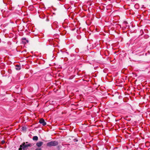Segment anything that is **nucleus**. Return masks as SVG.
<instances>
[{"instance_id":"1","label":"nucleus","mask_w":150,"mask_h":150,"mask_svg":"<svg viewBox=\"0 0 150 150\" xmlns=\"http://www.w3.org/2000/svg\"><path fill=\"white\" fill-rule=\"evenodd\" d=\"M32 144H25V142H23L20 145V147L19 148L18 150H27L28 146H31Z\"/></svg>"},{"instance_id":"2","label":"nucleus","mask_w":150,"mask_h":150,"mask_svg":"<svg viewBox=\"0 0 150 150\" xmlns=\"http://www.w3.org/2000/svg\"><path fill=\"white\" fill-rule=\"evenodd\" d=\"M58 144L57 142L56 141H51L47 144V146L51 147L52 146H55Z\"/></svg>"},{"instance_id":"3","label":"nucleus","mask_w":150,"mask_h":150,"mask_svg":"<svg viewBox=\"0 0 150 150\" xmlns=\"http://www.w3.org/2000/svg\"><path fill=\"white\" fill-rule=\"evenodd\" d=\"M39 123L42 124L43 126H44L46 125V122L45 121V120L42 118L40 119L39 120Z\"/></svg>"},{"instance_id":"4","label":"nucleus","mask_w":150,"mask_h":150,"mask_svg":"<svg viewBox=\"0 0 150 150\" xmlns=\"http://www.w3.org/2000/svg\"><path fill=\"white\" fill-rule=\"evenodd\" d=\"M43 144V142H39L36 143V145L38 147H40L42 146Z\"/></svg>"},{"instance_id":"5","label":"nucleus","mask_w":150,"mask_h":150,"mask_svg":"<svg viewBox=\"0 0 150 150\" xmlns=\"http://www.w3.org/2000/svg\"><path fill=\"white\" fill-rule=\"evenodd\" d=\"M33 139L35 141H37L38 140V137L37 136H34L33 138Z\"/></svg>"},{"instance_id":"6","label":"nucleus","mask_w":150,"mask_h":150,"mask_svg":"<svg viewBox=\"0 0 150 150\" xmlns=\"http://www.w3.org/2000/svg\"><path fill=\"white\" fill-rule=\"evenodd\" d=\"M21 68L20 66L19 65H17L16 66V69L17 70H19Z\"/></svg>"},{"instance_id":"7","label":"nucleus","mask_w":150,"mask_h":150,"mask_svg":"<svg viewBox=\"0 0 150 150\" xmlns=\"http://www.w3.org/2000/svg\"><path fill=\"white\" fill-rule=\"evenodd\" d=\"M22 40H26V42H28V40H27L25 38H23Z\"/></svg>"},{"instance_id":"8","label":"nucleus","mask_w":150,"mask_h":150,"mask_svg":"<svg viewBox=\"0 0 150 150\" xmlns=\"http://www.w3.org/2000/svg\"><path fill=\"white\" fill-rule=\"evenodd\" d=\"M5 142L4 141V140H2L1 142V144H4Z\"/></svg>"},{"instance_id":"9","label":"nucleus","mask_w":150,"mask_h":150,"mask_svg":"<svg viewBox=\"0 0 150 150\" xmlns=\"http://www.w3.org/2000/svg\"><path fill=\"white\" fill-rule=\"evenodd\" d=\"M57 23V22H54L52 25H55V24H56Z\"/></svg>"},{"instance_id":"10","label":"nucleus","mask_w":150,"mask_h":150,"mask_svg":"<svg viewBox=\"0 0 150 150\" xmlns=\"http://www.w3.org/2000/svg\"><path fill=\"white\" fill-rule=\"evenodd\" d=\"M22 129L23 130H24L26 129V128L25 127H23Z\"/></svg>"},{"instance_id":"11","label":"nucleus","mask_w":150,"mask_h":150,"mask_svg":"<svg viewBox=\"0 0 150 150\" xmlns=\"http://www.w3.org/2000/svg\"><path fill=\"white\" fill-rule=\"evenodd\" d=\"M35 150H41V149L40 148H37L35 149Z\"/></svg>"},{"instance_id":"12","label":"nucleus","mask_w":150,"mask_h":150,"mask_svg":"<svg viewBox=\"0 0 150 150\" xmlns=\"http://www.w3.org/2000/svg\"><path fill=\"white\" fill-rule=\"evenodd\" d=\"M25 143V144H29L28 142H26Z\"/></svg>"}]
</instances>
